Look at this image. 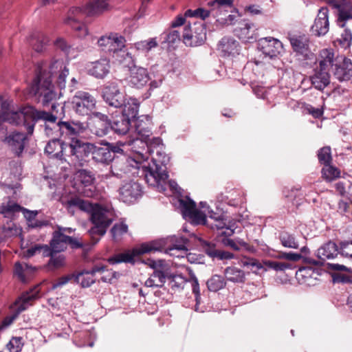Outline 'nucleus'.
<instances>
[{
    "label": "nucleus",
    "instance_id": "obj_24",
    "mask_svg": "<svg viewBox=\"0 0 352 352\" xmlns=\"http://www.w3.org/2000/svg\"><path fill=\"white\" fill-rule=\"evenodd\" d=\"M150 77L147 70L143 67H134L130 69L129 83L136 88H142L147 84Z\"/></svg>",
    "mask_w": 352,
    "mask_h": 352
},
{
    "label": "nucleus",
    "instance_id": "obj_29",
    "mask_svg": "<svg viewBox=\"0 0 352 352\" xmlns=\"http://www.w3.org/2000/svg\"><path fill=\"white\" fill-rule=\"evenodd\" d=\"M210 217L214 220L210 226L212 229H217L221 235L231 236L234 234V223L228 221L223 216L215 217L210 214Z\"/></svg>",
    "mask_w": 352,
    "mask_h": 352
},
{
    "label": "nucleus",
    "instance_id": "obj_54",
    "mask_svg": "<svg viewBox=\"0 0 352 352\" xmlns=\"http://www.w3.org/2000/svg\"><path fill=\"white\" fill-rule=\"evenodd\" d=\"M207 286L210 291L217 292L226 286L224 278L220 275H213L207 281Z\"/></svg>",
    "mask_w": 352,
    "mask_h": 352
},
{
    "label": "nucleus",
    "instance_id": "obj_31",
    "mask_svg": "<svg viewBox=\"0 0 352 352\" xmlns=\"http://www.w3.org/2000/svg\"><path fill=\"white\" fill-rule=\"evenodd\" d=\"M312 86L320 91L324 90L330 83V76L328 71L316 69L314 75L310 77Z\"/></svg>",
    "mask_w": 352,
    "mask_h": 352
},
{
    "label": "nucleus",
    "instance_id": "obj_59",
    "mask_svg": "<svg viewBox=\"0 0 352 352\" xmlns=\"http://www.w3.org/2000/svg\"><path fill=\"white\" fill-rule=\"evenodd\" d=\"M212 14L211 10H207L204 8H197L196 10H187L185 12V16L186 17H195L204 20L206 18L209 16L210 14Z\"/></svg>",
    "mask_w": 352,
    "mask_h": 352
},
{
    "label": "nucleus",
    "instance_id": "obj_20",
    "mask_svg": "<svg viewBox=\"0 0 352 352\" xmlns=\"http://www.w3.org/2000/svg\"><path fill=\"white\" fill-rule=\"evenodd\" d=\"M335 77L340 81L349 80L352 77V63L344 56L338 57L333 69Z\"/></svg>",
    "mask_w": 352,
    "mask_h": 352
},
{
    "label": "nucleus",
    "instance_id": "obj_18",
    "mask_svg": "<svg viewBox=\"0 0 352 352\" xmlns=\"http://www.w3.org/2000/svg\"><path fill=\"white\" fill-rule=\"evenodd\" d=\"M256 28L248 20L239 21L233 32L236 36L243 42H253L256 39Z\"/></svg>",
    "mask_w": 352,
    "mask_h": 352
},
{
    "label": "nucleus",
    "instance_id": "obj_32",
    "mask_svg": "<svg viewBox=\"0 0 352 352\" xmlns=\"http://www.w3.org/2000/svg\"><path fill=\"white\" fill-rule=\"evenodd\" d=\"M135 131L142 138H148L152 135V121L149 116H141L135 121Z\"/></svg>",
    "mask_w": 352,
    "mask_h": 352
},
{
    "label": "nucleus",
    "instance_id": "obj_38",
    "mask_svg": "<svg viewBox=\"0 0 352 352\" xmlns=\"http://www.w3.org/2000/svg\"><path fill=\"white\" fill-rule=\"evenodd\" d=\"M65 144L57 138L48 142L45 148V153L50 157L61 159L63 155Z\"/></svg>",
    "mask_w": 352,
    "mask_h": 352
},
{
    "label": "nucleus",
    "instance_id": "obj_50",
    "mask_svg": "<svg viewBox=\"0 0 352 352\" xmlns=\"http://www.w3.org/2000/svg\"><path fill=\"white\" fill-rule=\"evenodd\" d=\"M109 9V4L106 0L89 1V16H98Z\"/></svg>",
    "mask_w": 352,
    "mask_h": 352
},
{
    "label": "nucleus",
    "instance_id": "obj_1",
    "mask_svg": "<svg viewBox=\"0 0 352 352\" xmlns=\"http://www.w3.org/2000/svg\"><path fill=\"white\" fill-rule=\"evenodd\" d=\"M107 178V176L105 177ZM104 175H89V246L96 244L105 234L114 218V212L106 198L102 184Z\"/></svg>",
    "mask_w": 352,
    "mask_h": 352
},
{
    "label": "nucleus",
    "instance_id": "obj_39",
    "mask_svg": "<svg viewBox=\"0 0 352 352\" xmlns=\"http://www.w3.org/2000/svg\"><path fill=\"white\" fill-rule=\"evenodd\" d=\"M158 45L156 38H151L148 40L141 41L134 43L130 50L133 51V53L137 56L140 54H147L152 49L156 47Z\"/></svg>",
    "mask_w": 352,
    "mask_h": 352
},
{
    "label": "nucleus",
    "instance_id": "obj_8",
    "mask_svg": "<svg viewBox=\"0 0 352 352\" xmlns=\"http://www.w3.org/2000/svg\"><path fill=\"white\" fill-rule=\"evenodd\" d=\"M199 205L201 208L204 209V211L198 210L195 202L188 197L179 200V208L184 218H189L197 223H205L206 214H209L213 212L207 206L206 202L201 201Z\"/></svg>",
    "mask_w": 352,
    "mask_h": 352
},
{
    "label": "nucleus",
    "instance_id": "obj_7",
    "mask_svg": "<svg viewBox=\"0 0 352 352\" xmlns=\"http://www.w3.org/2000/svg\"><path fill=\"white\" fill-rule=\"evenodd\" d=\"M87 18L88 3H86L82 6L71 8L64 23L69 25L78 37H85L88 34Z\"/></svg>",
    "mask_w": 352,
    "mask_h": 352
},
{
    "label": "nucleus",
    "instance_id": "obj_2",
    "mask_svg": "<svg viewBox=\"0 0 352 352\" xmlns=\"http://www.w3.org/2000/svg\"><path fill=\"white\" fill-rule=\"evenodd\" d=\"M189 240L184 236L173 235L164 239H160L148 243H144L132 250L115 254L107 259L111 265L121 263H133L134 257L152 252L164 250L166 254L176 257H182V254L188 251Z\"/></svg>",
    "mask_w": 352,
    "mask_h": 352
},
{
    "label": "nucleus",
    "instance_id": "obj_58",
    "mask_svg": "<svg viewBox=\"0 0 352 352\" xmlns=\"http://www.w3.org/2000/svg\"><path fill=\"white\" fill-rule=\"evenodd\" d=\"M74 275L73 280L76 284H78L82 288L88 287V270H83L76 273L72 274Z\"/></svg>",
    "mask_w": 352,
    "mask_h": 352
},
{
    "label": "nucleus",
    "instance_id": "obj_10",
    "mask_svg": "<svg viewBox=\"0 0 352 352\" xmlns=\"http://www.w3.org/2000/svg\"><path fill=\"white\" fill-rule=\"evenodd\" d=\"M206 38V30L203 23L194 22L184 28L183 32L184 43L187 46L195 47L204 43Z\"/></svg>",
    "mask_w": 352,
    "mask_h": 352
},
{
    "label": "nucleus",
    "instance_id": "obj_60",
    "mask_svg": "<svg viewBox=\"0 0 352 352\" xmlns=\"http://www.w3.org/2000/svg\"><path fill=\"white\" fill-rule=\"evenodd\" d=\"M241 265L243 267H248L251 271L255 273L263 269V265L258 261L253 258H245L241 260Z\"/></svg>",
    "mask_w": 352,
    "mask_h": 352
},
{
    "label": "nucleus",
    "instance_id": "obj_22",
    "mask_svg": "<svg viewBox=\"0 0 352 352\" xmlns=\"http://www.w3.org/2000/svg\"><path fill=\"white\" fill-rule=\"evenodd\" d=\"M32 121L28 124V134L31 135L34 132V128L36 122L39 120L45 122L55 123L58 118V110L53 111L50 108V111H38L32 107Z\"/></svg>",
    "mask_w": 352,
    "mask_h": 352
},
{
    "label": "nucleus",
    "instance_id": "obj_28",
    "mask_svg": "<svg viewBox=\"0 0 352 352\" xmlns=\"http://www.w3.org/2000/svg\"><path fill=\"white\" fill-rule=\"evenodd\" d=\"M294 195H303L306 199L311 202H316L318 192H316V183L305 180L302 186H295L292 188Z\"/></svg>",
    "mask_w": 352,
    "mask_h": 352
},
{
    "label": "nucleus",
    "instance_id": "obj_4",
    "mask_svg": "<svg viewBox=\"0 0 352 352\" xmlns=\"http://www.w3.org/2000/svg\"><path fill=\"white\" fill-rule=\"evenodd\" d=\"M150 155L152 156L151 162L146 160L139 170L137 168L133 170L135 173H140L139 177H143L149 186L156 188L160 192H165L168 177L166 164L170 157L166 154L164 147H158L154 154Z\"/></svg>",
    "mask_w": 352,
    "mask_h": 352
},
{
    "label": "nucleus",
    "instance_id": "obj_37",
    "mask_svg": "<svg viewBox=\"0 0 352 352\" xmlns=\"http://www.w3.org/2000/svg\"><path fill=\"white\" fill-rule=\"evenodd\" d=\"M130 126L131 120L122 115L117 116L112 122H109V128L118 135L126 134L129 131Z\"/></svg>",
    "mask_w": 352,
    "mask_h": 352
},
{
    "label": "nucleus",
    "instance_id": "obj_14",
    "mask_svg": "<svg viewBox=\"0 0 352 352\" xmlns=\"http://www.w3.org/2000/svg\"><path fill=\"white\" fill-rule=\"evenodd\" d=\"M142 194L141 185L132 179L125 182L119 189L120 199L126 204L134 203L142 196Z\"/></svg>",
    "mask_w": 352,
    "mask_h": 352
},
{
    "label": "nucleus",
    "instance_id": "obj_55",
    "mask_svg": "<svg viewBox=\"0 0 352 352\" xmlns=\"http://www.w3.org/2000/svg\"><path fill=\"white\" fill-rule=\"evenodd\" d=\"M118 42L120 45H122V36H118L117 34H111L109 36H102L98 41L97 43L100 47H106L107 49L109 45L116 43Z\"/></svg>",
    "mask_w": 352,
    "mask_h": 352
},
{
    "label": "nucleus",
    "instance_id": "obj_13",
    "mask_svg": "<svg viewBox=\"0 0 352 352\" xmlns=\"http://www.w3.org/2000/svg\"><path fill=\"white\" fill-rule=\"evenodd\" d=\"M102 96L109 106L118 108L124 104V95L120 91L116 82L107 83L102 89Z\"/></svg>",
    "mask_w": 352,
    "mask_h": 352
},
{
    "label": "nucleus",
    "instance_id": "obj_41",
    "mask_svg": "<svg viewBox=\"0 0 352 352\" xmlns=\"http://www.w3.org/2000/svg\"><path fill=\"white\" fill-rule=\"evenodd\" d=\"M113 58L123 65L131 68L132 66L135 67L136 61V55L133 51H129L124 48L118 50Z\"/></svg>",
    "mask_w": 352,
    "mask_h": 352
},
{
    "label": "nucleus",
    "instance_id": "obj_49",
    "mask_svg": "<svg viewBox=\"0 0 352 352\" xmlns=\"http://www.w3.org/2000/svg\"><path fill=\"white\" fill-rule=\"evenodd\" d=\"M127 232L128 226L123 221L115 223L110 230V233L114 242L120 241L123 236Z\"/></svg>",
    "mask_w": 352,
    "mask_h": 352
},
{
    "label": "nucleus",
    "instance_id": "obj_56",
    "mask_svg": "<svg viewBox=\"0 0 352 352\" xmlns=\"http://www.w3.org/2000/svg\"><path fill=\"white\" fill-rule=\"evenodd\" d=\"M263 265L265 271H267L269 269H272L276 272L285 271V270L289 269L292 267L289 263L274 261H263Z\"/></svg>",
    "mask_w": 352,
    "mask_h": 352
},
{
    "label": "nucleus",
    "instance_id": "obj_64",
    "mask_svg": "<svg viewBox=\"0 0 352 352\" xmlns=\"http://www.w3.org/2000/svg\"><path fill=\"white\" fill-rule=\"evenodd\" d=\"M338 253L344 257L352 259V241L342 242Z\"/></svg>",
    "mask_w": 352,
    "mask_h": 352
},
{
    "label": "nucleus",
    "instance_id": "obj_35",
    "mask_svg": "<svg viewBox=\"0 0 352 352\" xmlns=\"http://www.w3.org/2000/svg\"><path fill=\"white\" fill-rule=\"evenodd\" d=\"M89 274L91 275L99 274L101 276L100 279L105 283H111L113 279H117L120 276L119 273L107 269L103 264L93 266L91 270H89Z\"/></svg>",
    "mask_w": 352,
    "mask_h": 352
},
{
    "label": "nucleus",
    "instance_id": "obj_40",
    "mask_svg": "<svg viewBox=\"0 0 352 352\" xmlns=\"http://www.w3.org/2000/svg\"><path fill=\"white\" fill-rule=\"evenodd\" d=\"M334 53L331 49H323L320 53L319 69L329 71V67H333L336 63Z\"/></svg>",
    "mask_w": 352,
    "mask_h": 352
},
{
    "label": "nucleus",
    "instance_id": "obj_51",
    "mask_svg": "<svg viewBox=\"0 0 352 352\" xmlns=\"http://www.w3.org/2000/svg\"><path fill=\"white\" fill-rule=\"evenodd\" d=\"M349 19H352V5L346 4L340 8L337 23L340 28L345 26L346 21Z\"/></svg>",
    "mask_w": 352,
    "mask_h": 352
},
{
    "label": "nucleus",
    "instance_id": "obj_61",
    "mask_svg": "<svg viewBox=\"0 0 352 352\" xmlns=\"http://www.w3.org/2000/svg\"><path fill=\"white\" fill-rule=\"evenodd\" d=\"M146 144L148 156L150 154H154L155 151L156 149H157L158 147H164L162 139L155 137L151 138L150 136L148 139L146 138Z\"/></svg>",
    "mask_w": 352,
    "mask_h": 352
},
{
    "label": "nucleus",
    "instance_id": "obj_27",
    "mask_svg": "<svg viewBox=\"0 0 352 352\" xmlns=\"http://www.w3.org/2000/svg\"><path fill=\"white\" fill-rule=\"evenodd\" d=\"M218 50L223 56H235L239 54V43L231 37H223L218 44Z\"/></svg>",
    "mask_w": 352,
    "mask_h": 352
},
{
    "label": "nucleus",
    "instance_id": "obj_48",
    "mask_svg": "<svg viewBox=\"0 0 352 352\" xmlns=\"http://www.w3.org/2000/svg\"><path fill=\"white\" fill-rule=\"evenodd\" d=\"M278 239L281 245L287 248L298 249V243L295 236L286 231H282L279 233Z\"/></svg>",
    "mask_w": 352,
    "mask_h": 352
},
{
    "label": "nucleus",
    "instance_id": "obj_21",
    "mask_svg": "<svg viewBox=\"0 0 352 352\" xmlns=\"http://www.w3.org/2000/svg\"><path fill=\"white\" fill-rule=\"evenodd\" d=\"M21 209L22 206L12 200L10 197H8L6 200H3V201L0 204V214H2L3 217L9 219L10 220L1 228L7 226L8 223L12 222L19 229L20 233L18 234L19 235L21 230L12 221V220L16 217V215L21 212Z\"/></svg>",
    "mask_w": 352,
    "mask_h": 352
},
{
    "label": "nucleus",
    "instance_id": "obj_5",
    "mask_svg": "<svg viewBox=\"0 0 352 352\" xmlns=\"http://www.w3.org/2000/svg\"><path fill=\"white\" fill-rule=\"evenodd\" d=\"M87 125L79 121H59L57 123L60 135L71 139V153L76 158L75 165L82 167L86 165L88 157V142L81 134L86 132Z\"/></svg>",
    "mask_w": 352,
    "mask_h": 352
},
{
    "label": "nucleus",
    "instance_id": "obj_63",
    "mask_svg": "<svg viewBox=\"0 0 352 352\" xmlns=\"http://www.w3.org/2000/svg\"><path fill=\"white\" fill-rule=\"evenodd\" d=\"M7 348L10 352H21L23 348L22 338L13 337L7 344Z\"/></svg>",
    "mask_w": 352,
    "mask_h": 352
},
{
    "label": "nucleus",
    "instance_id": "obj_52",
    "mask_svg": "<svg viewBox=\"0 0 352 352\" xmlns=\"http://www.w3.org/2000/svg\"><path fill=\"white\" fill-rule=\"evenodd\" d=\"M20 233L19 229L12 222L3 228H0V243L8 238L16 236Z\"/></svg>",
    "mask_w": 352,
    "mask_h": 352
},
{
    "label": "nucleus",
    "instance_id": "obj_34",
    "mask_svg": "<svg viewBox=\"0 0 352 352\" xmlns=\"http://www.w3.org/2000/svg\"><path fill=\"white\" fill-rule=\"evenodd\" d=\"M202 248L205 253L212 258L219 260H229L234 258V254L228 251L216 249L215 245L207 241H203Z\"/></svg>",
    "mask_w": 352,
    "mask_h": 352
},
{
    "label": "nucleus",
    "instance_id": "obj_15",
    "mask_svg": "<svg viewBox=\"0 0 352 352\" xmlns=\"http://www.w3.org/2000/svg\"><path fill=\"white\" fill-rule=\"evenodd\" d=\"M89 130L98 137L105 135L109 129V122L103 113L92 111L89 108Z\"/></svg>",
    "mask_w": 352,
    "mask_h": 352
},
{
    "label": "nucleus",
    "instance_id": "obj_11",
    "mask_svg": "<svg viewBox=\"0 0 352 352\" xmlns=\"http://www.w3.org/2000/svg\"><path fill=\"white\" fill-rule=\"evenodd\" d=\"M28 133L13 131L6 136L4 142L8 144L15 156L21 157L28 143Z\"/></svg>",
    "mask_w": 352,
    "mask_h": 352
},
{
    "label": "nucleus",
    "instance_id": "obj_16",
    "mask_svg": "<svg viewBox=\"0 0 352 352\" xmlns=\"http://www.w3.org/2000/svg\"><path fill=\"white\" fill-rule=\"evenodd\" d=\"M258 48L265 56L270 58L278 57L283 52V45L281 41L270 36L260 38Z\"/></svg>",
    "mask_w": 352,
    "mask_h": 352
},
{
    "label": "nucleus",
    "instance_id": "obj_47",
    "mask_svg": "<svg viewBox=\"0 0 352 352\" xmlns=\"http://www.w3.org/2000/svg\"><path fill=\"white\" fill-rule=\"evenodd\" d=\"M225 276L228 280L232 283H243L245 281V272L236 267H228L225 270Z\"/></svg>",
    "mask_w": 352,
    "mask_h": 352
},
{
    "label": "nucleus",
    "instance_id": "obj_25",
    "mask_svg": "<svg viewBox=\"0 0 352 352\" xmlns=\"http://www.w3.org/2000/svg\"><path fill=\"white\" fill-rule=\"evenodd\" d=\"M40 287L41 284H37L21 295L17 306L19 313L27 309L32 305V302L40 298Z\"/></svg>",
    "mask_w": 352,
    "mask_h": 352
},
{
    "label": "nucleus",
    "instance_id": "obj_43",
    "mask_svg": "<svg viewBox=\"0 0 352 352\" xmlns=\"http://www.w3.org/2000/svg\"><path fill=\"white\" fill-rule=\"evenodd\" d=\"M50 42L49 36L41 32H34L30 40L31 45L37 52H42Z\"/></svg>",
    "mask_w": 352,
    "mask_h": 352
},
{
    "label": "nucleus",
    "instance_id": "obj_3",
    "mask_svg": "<svg viewBox=\"0 0 352 352\" xmlns=\"http://www.w3.org/2000/svg\"><path fill=\"white\" fill-rule=\"evenodd\" d=\"M128 150L133 153V157H129L126 162H113L111 166V173L113 176L123 179H130L132 177H139L140 173H135L134 168L140 166L148 159L147 151L146 138H131L127 140Z\"/></svg>",
    "mask_w": 352,
    "mask_h": 352
},
{
    "label": "nucleus",
    "instance_id": "obj_36",
    "mask_svg": "<svg viewBox=\"0 0 352 352\" xmlns=\"http://www.w3.org/2000/svg\"><path fill=\"white\" fill-rule=\"evenodd\" d=\"M338 254V248L336 243L329 241L317 250L316 256L321 261L333 259Z\"/></svg>",
    "mask_w": 352,
    "mask_h": 352
},
{
    "label": "nucleus",
    "instance_id": "obj_6",
    "mask_svg": "<svg viewBox=\"0 0 352 352\" xmlns=\"http://www.w3.org/2000/svg\"><path fill=\"white\" fill-rule=\"evenodd\" d=\"M46 71L38 69L31 85V92L38 98L43 107H50L55 111L60 106L56 102L59 98L52 84V76Z\"/></svg>",
    "mask_w": 352,
    "mask_h": 352
},
{
    "label": "nucleus",
    "instance_id": "obj_57",
    "mask_svg": "<svg viewBox=\"0 0 352 352\" xmlns=\"http://www.w3.org/2000/svg\"><path fill=\"white\" fill-rule=\"evenodd\" d=\"M340 174V170L337 168L331 166L330 164L324 165L322 169V177L327 181H332L339 177Z\"/></svg>",
    "mask_w": 352,
    "mask_h": 352
},
{
    "label": "nucleus",
    "instance_id": "obj_30",
    "mask_svg": "<svg viewBox=\"0 0 352 352\" xmlns=\"http://www.w3.org/2000/svg\"><path fill=\"white\" fill-rule=\"evenodd\" d=\"M72 105L76 113L88 115V93L81 91L76 92L72 99Z\"/></svg>",
    "mask_w": 352,
    "mask_h": 352
},
{
    "label": "nucleus",
    "instance_id": "obj_62",
    "mask_svg": "<svg viewBox=\"0 0 352 352\" xmlns=\"http://www.w3.org/2000/svg\"><path fill=\"white\" fill-rule=\"evenodd\" d=\"M318 160L324 165L331 163V148L329 146H324L320 149L318 153Z\"/></svg>",
    "mask_w": 352,
    "mask_h": 352
},
{
    "label": "nucleus",
    "instance_id": "obj_53",
    "mask_svg": "<svg viewBox=\"0 0 352 352\" xmlns=\"http://www.w3.org/2000/svg\"><path fill=\"white\" fill-rule=\"evenodd\" d=\"M65 265V256L59 253H54L47 263V267L49 270L52 271L59 269Z\"/></svg>",
    "mask_w": 352,
    "mask_h": 352
},
{
    "label": "nucleus",
    "instance_id": "obj_26",
    "mask_svg": "<svg viewBox=\"0 0 352 352\" xmlns=\"http://www.w3.org/2000/svg\"><path fill=\"white\" fill-rule=\"evenodd\" d=\"M89 153L92 155V160L96 162L107 164L113 160L112 152L107 144L104 146H98L89 143Z\"/></svg>",
    "mask_w": 352,
    "mask_h": 352
},
{
    "label": "nucleus",
    "instance_id": "obj_9",
    "mask_svg": "<svg viewBox=\"0 0 352 352\" xmlns=\"http://www.w3.org/2000/svg\"><path fill=\"white\" fill-rule=\"evenodd\" d=\"M233 0H214L208 3L211 8L212 14L217 17V21L222 24L232 25L236 21L239 15L236 12L223 16L228 12V9L232 8Z\"/></svg>",
    "mask_w": 352,
    "mask_h": 352
},
{
    "label": "nucleus",
    "instance_id": "obj_33",
    "mask_svg": "<svg viewBox=\"0 0 352 352\" xmlns=\"http://www.w3.org/2000/svg\"><path fill=\"white\" fill-rule=\"evenodd\" d=\"M110 71V63L107 58H101L91 63L89 74L97 78H104Z\"/></svg>",
    "mask_w": 352,
    "mask_h": 352
},
{
    "label": "nucleus",
    "instance_id": "obj_17",
    "mask_svg": "<svg viewBox=\"0 0 352 352\" xmlns=\"http://www.w3.org/2000/svg\"><path fill=\"white\" fill-rule=\"evenodd\" d=\"M147 264L155 270L151 276L145 281V286L148 287H161L166 282V275L160 270L165 264L163 260H148Z\"/></svg>",
    "mask_w": 352,
    "mask_h": 352
},
{
    "label": "nucleus",
    "instance_id": "obj_23",
    "mask_svg": "<svg viewBox=\"0 0 352 352\" xmlns=\"http://www.w3.org/2000/svg\"><path fill=\"white\" fill-rule=\"evenodd\" d=\"M293 50L304 58H308L311 53L309 49V38L306 35H294L289 38Z\"/></svg>",
    "mask_w": 352,
    "mask_h": 352
},
{
    "label": "nucleus",
    "instance_id": "obj_12",
    "mask_svg": "<svg viewBox=\"0 0 352 352\" xmlns=\"http://www.w3.org/2000/svg\"><path fill=\"white\" fill-rule=\"evenodd\" d=\"M32 107H25L19 111L6 113L2 120L16 126L23 125L28 132V124L32 121Z\"/></svg>",
    "mask_w": 352,
    "mask_h": 352
},
{
    "label": "nucleus",
    "instance_id": "obj_45",
    "mask_svg": "<svg viewBox=\"0 0 352 352\" xmlns=\"http://www.w3.org/2000/svg\"><path fill=\"white\" fill-rule=\"evenodd\" d=\"M318 274L311 267H302L296 272V278L301 284L312 285Z\"/></svg>",
    "mask_w": 352,
    "mask_h": 352
},
{
    "label": "nucleus",
    "instance_id": "obj_46",
    "mask_svg": "<svg viewBox=\"0 0 352 352\" xmlns=\"http://www.w3.org/2000/svg\"><path fill=\"white\" fill-rule=\"evenodd\" d=\"M124 109L121 115L126 116L129 120L136 118L138 113L139 102L136 98H130L126 103L123 104Z\"/></svg>",
    "mask_w": 352,
    "mask_h": 352
},
{
    "label": "nucleus",
    "instance_id": "obj_44",
    "mask_svg": "<svg viewBox=\"0 0 352 352\" xmlns=\"http://www.w3.org/2000/svg\"><path fill=\"white\" fill-rule=\"evenodd\" d=\"M67 235L61 231H55L53 233L52 239L50 245L53 248L56 253H60L67 248Z\"/></svg>",
    "mask_w": 352,
    "mask_h": 352
},
{
    "label": "nucleus",
    "instance_id": "obj_42",
    "mask_svg": "<svg viewBox=\"0 0 352 352\" xmlns=\"http://www.w3.org/2000/svg\"><path fill=\"white\" fill-rule=\"evenodd\" d=\"M65 207L69 213L74 214L76 210L88 212V202L78 196L72 197L65 203Z\"/></svg>",
    "mask_w": 352,
    "mask_h": 352
},
{
    "label": "nucleus",
    "instance_id": "obj_19",
    "mask_svg": "<svg viewBox=\"0 0 352 352\" xmlns=\"http://www.w3.org/2000/svg\"><path fill=\"white\" fill-rule=\"evenodd\" d=\"M329 29V10L327 7L319 9L314 23L311 27V32L316 36L325 35Z\"/></svg>",
    "mask_w": 352,
    "mask_h": 352
}]
</instances>
